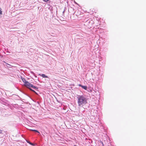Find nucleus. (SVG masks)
<instances>
[{
    "mask_svg": "<svg viewBox=\"0 0 146 146\" xmlns=\"http://www.w3.org/2000/svg\"><path fill=\"white\" fill-rule=\"evenodd\" d=\"M78 104V106L82 107L87 103V99L86 96L84 95H78L77 96Z\"/></svg>",
    "mask_w": 146,
    "mask_h": 146,
    "instance_id": "nucleus-1",
    "label": "nucleus"
},
{
    "mask_svg": "<svg viewBox=\"0 0 146 146\" xmlns=\"http://www.w3.org/2000/svg\"><path fill=\"white\" fill-rule=\"evenodd\" d=\"M24 85L27 88H29L31 91L34 92H35V91L33 90L32 89H31L30 88H32L35 90H37L38 89L37 87L35 86H34L33 84H31L28 81L26 82L25 84H24Z\"/></svg>",
    "mask_w": 146,
    "mask_h": 146,
    "instance_id": "nucleus-2",
    "label": "nucleus"
},
{
    "mask_svg": "<svg viewBox=\"0 0 146 146\" xmlns=\"http://www.w3.org/2000/svg\"><path fill=\"white\" fill-rule=\"evenodd\" d=\"M79 86H81L82 88H83V89H84L85 90H87V87L86 86H82L81 84H79Z\"/></svg>",
    "mask_w": 146,
    "mask_h": 146,
    "instance_id": "nucleus-3",
    "label": "nucleus"
},
{
    "mask_svg": "<svg viewBox=\"0 0 146 146\" xmlns=\"http://www.w3.org/2000/svg\"><path fill=\"white\" fill-rule=\"evenodd\" d=\"M39 75L40 76L42 77L43 78H48L47 76H46L44 74H39Z\"/></svg>",
    "mask_w": 146,
    "mask_h": 146,
    "instance_id": "nucleus-4",
    "label": "nucleus"
},
{
    "mask_svg": "<svg viewBox=\"0 0 146 146\" xmlns=\"http://www.w3.org/2000/svg\"><path fill=\"white\" fill-rule=\"evenodd\" d=\"M21 79L23 82L24 83V84H25L26 82L27 81H26L24 78H21Z\"/></svg>",
    "mask_w": 146,
    "mask_h": 146,
    "instance_id": "nucleus-5",
    "label": "nucleus"
},
{
    "mask_svg": "<svg viewBox=\"0 0 146 146\" xmlns=\"http://www.w3.org/2000/svg\"><path fill=\"white\" fill-rule=\"evenodd\" d=\"M27 141V142L28 143H29L31 145H34L33 144V143H31L30 142V141Z\"/></svg>",
    "mask_w": 146,
    "mask_h": 146,
    "instance_id": "nucleus-6",
    "label": "nucleus"
},
{
    "mask_svg": "<svg viewBox=\"0 0 146 146\" xmlns=\"http://www.w3.org/2000/svg\"><path fill=\"white\" fill-rule=\"evenodd\" d=\"M49 0H43V1L44 2H46L48 1Z\"/></svg>",
    "mask_w": 146,
    "mask_h": 146,
    "instance_id": "nucleus-7",
    "label": "nucleus"
},
{
    "mask_svg": "<svg viewBox=\"0 0 146 146\" xmlns=\"http://www.w3.org/2000/svg\"><path fill=\"white\" fill-rule=\"evenodd\" d=\"M2 14V11H1V9H0V14L1 15Z\"/></svg>",
    "mask_w": 146,
    "mask_h": 146,
    "instance_id": "nucleus-8",
    "label": "nucleus"
},
{
    "mask_svg": "<svg viewBox=\"0 0 146 146\" xmlns=\"http://www.w3.org/2000/svg\"><path fill=\"white\" fill-rule=\"evenodd\" d=\"M34 131H35V132H37L38 133H39V131H38L37 130H34Z\"/></svg>",
    "mask_w": 146,
    "mask_h": 146,
    "instance_id": "nucleus-9",
    "label": "nucleus"
},
{
    "mask_svg": "<svg viewBox=\"0 0 146 146\" xmlns=\"http://www.w3.org/2000/svg\"><path fill=\"white\" fill-rule=\"evenodd\" d=\"M2 131L0 129V133H2Z\"/></svg>",
    "mask_w": 146,
    "mask_h": 146,
    "instance_id": "nucleus-10",
    "label": "nucleus"
},
{
    "mask_svg": "<svg viewBox=\"0 0 146 146\" xmlns=\"http://www.w3.org/2000/svg\"><path fill=\"white\" fill-rule=\"evenodd\" d=\"M34 130V129H31V131H34V130Z\"/></svg>",
    "mask_w": 146,
    "mask_h": 146,
    "instance_id": "nucleus-11",
    "label": "nucleus"
},
{
    "mask_svg": "<svg viewBox=\"0 0 146 146\" xmlns=\"http://www.w3.org/2000/svg\"><path fill=\"white\" fill-rule=\"evenodd\" d=\"M7 64L8 65H10V64Z\"/></svg>",
    "mask_w": 146,
    "mask_h": 146,
    "instance_id": "nucleus-12",
    "label": "nucleus"
}]
</instances>
